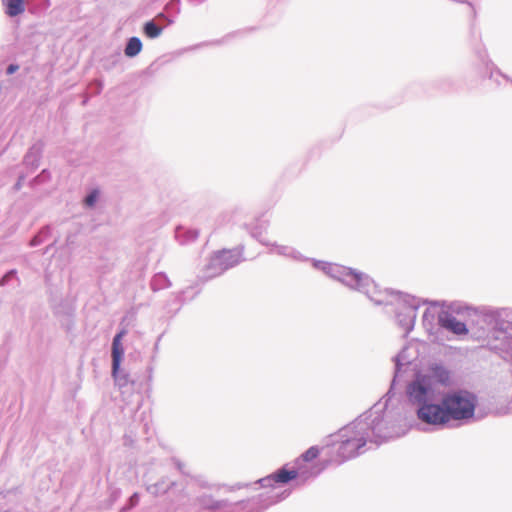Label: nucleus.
I'll return each instance as SVG.
<instances>
[{
  "label": "nucleus",
  "mask_w": 512,
  "mask_h": 512,
  "mask_svg": "<svg viewBox=\"0 0 512 512\" xmlns=\"http://www.w3.org/2000/svg\"><path fill=\"white\" fill-rule=\"evenodd\" d=\"M429 380H435L437 383L447 386L450 384L451 372L444 365L440 363H434L429 367Z\"/></svg>",
  "instance_id": "obj_11"
},
{
  "label": "nucleus",
  "mask_w": 512,
  "mask_h": 512,
  "mask_svg": "<svg viewBox=\"0 0 512 512\" xmlns=\"http://www.w3.org/2000/svg\"><path fill=\"white\" fill-rule=\"evenodd\" d=\"M266 230H267V224H265L263 222L261 224H256V225L252 226L250 228L249 233L253 238L257 239L261 244H263L265 246H269L270 241H268L265 237Z\"/></svg>",
  "instance_id": "obj_19"
},
{
  "label": "nucleus",
  "mask_w": 512,
  "mask_h": 512,
  "mask_svg": "<svg viewBox=\"0 0 512 512\" xmlns=\"http://www.w3.org/2000/svg\"><path fill=\"white\" fill-rule=\"evenodd\" d=\"M495 76H501V77H505L500 71L498 68L494 67L493 66V69L490 71V75H489V78L492 79L494 78Z\"/></svg>",
  "instance_id": "obj_32"
},
{
  "label": "nucleus",
  "mask_w": 512,
  "mask_h": 512,
  "mask_svg": "<svg viewBox=\"0 0 512 512\" xmlns=\"http://www.w3.org/2000/svg\"><path fill=\"white\" fill-rule=\"evenodd\" d=\"M142 50V42L140 38L133 36L128 39L124 48V53L127 57L133 58L137 56Z\"/></svg>",
  "instance_id": "obj_18"
},
{
  "label": "nucleus",
  "mask_w": 512,
  "mask_h": 512,
  "mask_svg": "<svg viewBox=\"0 0 512 512\" xmlns=\"http://www.w3.org/2000/svg\"><path fill=\"white\" fill-rule=\"evenodd\" d=\"M438 314L439 312L436 311L435 307L427 308L424 311L422 325L430 335L438 334L440 332Z\"/></svg>",
  "instance_id": "obj_12"
},
{
  "label": "nucleus",
  "mask_w": 512,
  "mask_h": 512,
  "mask_svg": "<svg viewBox=\"0 0 512 512\" xmlns=\"http://www.w3.org/2000/svg\"><path fill=\"white\" fill-rule=\"evenodd\" d=\"M199 236V231L194 228H187L178 226L175 229V239L180 245H188L196 241Z\"/></svg>",
  "instance_id": "obj_13"
},
{
  "label": "nucleus",
  "mask_w": 512,
  "mask_h": 512,
  "mask_svg": "<svg viewBox=\"0 0 512 512\" xmlns=\"http://www.w3.org/2000/svg\"><path fill=\"white\" fill-rule=\"evenodd\" d=\"M50 227L49 226H45L43 227L39 233L37 235H35L31 241H30V246L32 247H36L38 245H40L49 235H50Z\"/></svg>",
  "instance_id": "obj_21"
},
{
  "label": "nucleus",
  "mask_w": 512,
  "mask_h": 512,
  "mask_svg": "<svg viewBox=\"0 0 512 512\" xmlns=\"http://www.w3.org/2000/svg\"><path fill=\"white\" fill-rule=\"evenodd\" d=\"M25 177L23 175L19 176L17 182L14 185L15 190H20L23 184Z\"/></svg>",
  "instance_id": "obj_33"
},
{
  "label": "nucleus",
  "mask_w": 512,
  "mask_h": 512,
  "mask_svg": "<svg viewBox=\"0 0 512 512\" xmlns=\"http://www.w3.org/2000/svg\"><path fill=\"white\" fill-rule=\"evenodd\" d=\"M268 247L271 248V253H276L280 256L288 257L295 261L305 262L309 260L308 257H305L298 250L288 245H279L276 242H270Z\"/></svg>",
  "instance_id": "obj_9"
},
{
  "label": "nucleus",
  "mask_w": 512,
  "mask_h": 512,
  "mask_svg": "<svg viewBox=\"0 0 512 512\" xmlns=\"http://www.w3.org/2000/svg\"><path fill=\"white\" fill-rule=\"evenodd\" d=\"M477 396L467 390L447 393L439 404L440 416H475Z\"/></svg>",
  "instance_id": "obj_3"
},
{
  "label": "nucleus",
  "mask_w": 512,
  "mask_h": 512,
  "mask_svg": "<svg viewBox=\"0 0 512 512\" xmlns=\"http://www.w3.org/2000/svg\"><path fill=\"white\" fill-rule=\"evenodd\" d=\"M50 178H51V174H50L49 170L44 169L41 171V173L39 175H37L36 177H34L31 180L30 185L36 186L38 184L45 183L48 180H50Z\"/></svg>",
  "instance_id": "obj_25"
},
{
  "label": "nucleus",
  "mask_w": 512,
  "mask_h": 512,
  "mask_svg": "<svg viewBox=\"0 0 512 512\" xmlns=\"http://www.w3.org/2000/svg\"><path fill=\"white\" fill-rule=\"evenodd\" d=\"M425 425L444 426L451 418H421Z\"/></svg>",
  "instance_id": "obj_26"
},
{
  "label": "nucleus",
  "mask_w": 512,
  "mask_h": 512,
  "mask_svg": "<svg viewBox=\"0 0 512 512\" xmlns=\"http://www.w3.org/2000/svg\"><path fill=\"white\" fill-rule=\"evenodd\" d=\"M19 69V65L18 64H9L6 68V74L7 75H12L14 74L15 72H17Z\"/></svg>",
  "instance_id": "obj_31"
},
{
  "label": "nucleus",
  "mask_w": 512,
  "mask_h": 512,
  "mask_svg": "<svg viewBox=\"0 0 512 512\" xmlns=\"http://www.w3.org/2000/svg\"><path fill=\"white\" fill-rule=\"evenodd\" d=\"M438 324L440 330H447L455 335H465L468 329L464 322L457 320L452 314L447 311H440L438 314Z\"/></svg>",
  "instance_id": "obj_8"
},
{
  "label": "nucleus",
  "mask_w": 512,
  "mask_h": 512,
  "mask_svg": "<svg viewBox=\"0 0 512 512\" xmlns=\"http://www.w3.org/2000/svg\"><path fill=\"white\" fill-rule=\"evenodd\" d=\"M298 476V472L296 470H287L285 468H281L268 476L265 480L272 481L274 483L285 484L291 480L296 479Z\"/></svg>",
  "instance_id": "obj_15"
},
{
  "label": "nucleus",
  "mask_w": 512,
  "mask_h": 512,
  "mask_svg": "<svg viewBox=\"0 0 512 512\" xmlns=\"http://www.w3.org/2000/svg\"><path fill=\"white\" fill-rule=\"evenodd\" d=\"M314 268L323 271L327 276L341 282L350 289L356 290L376 305L394 306L397 324L407 336L414 328L417 310L421 305L419 299L399 291L380 290L374 280L367 274L336 263L310 259Z\"/></svg>",
  "instance_id": "obj_1"
},
{
  "label": "nucleus",
  "mask_w": 512,
  "mask_h": 512,
  "mask_svg": "<svg viewBox=\"0 0 512 512\" xmlns=\"http://www.w3.org/2000/svg\"><path fill=\"white\" fill-rule=\"evenodd\" d=\"M485 317L493 324L495 339L500 340V345H495L494 348L512 357V310H491Z\"/></svg>",
  "instance_id": "obj_4"
},
{
  "label": "nucleus",
  "mask_w": 512,
  "mask_h": 512,
  "mask_svg": "<svg viewBox=\"0 0 512 512\" xmlns=\"http://www.w3.org/2000/svg\"><path fill=\"white\" fill-rule=\"evenodd\" d=\"M407 348H403L395 357V371H394V377L391 382V387L389 391L386 393L384 399H381L379 402H377L370 410L369 414L368 412H365L361 416H384L385 411L388 408V401L393 396V387L396 383V380L401 372L402 366L410 364V360L406 356Z\"/></svg>",
  "instance_id": "obj_6"
},
{
  "label": "nucleus",
  "mask_w": 512,
  "mask_h": 512,
  "mask_svg": "<svg viewBox=\"0 0 512 512\" xmlns=\"http://www.w3.org/2000/svg\"><path fill=\"white\" fill-rule=\"evenodd\" d=\"M406 394L409 403L416 407V416H440L441 408L435 403V391L427 375L416 374L408 384Z\"/></svg>",
  "instance_id": "obj_2"
},
{
  "label": "nucleus",
  "mask_w": 512,
  "mask_h": 512,
  "mask_svg": "<svg viewBox=\"0 0 512 512\" xmlns=\"http://www.w3.org/2000/svg\"><path fill=\"white\" fill-rule=\"evenodd\" d=\"M120 59H121V54L119 52H116L110 58L107 59V61H110V63L104 64L105 69H107V70L111 69L119 62Z\"/></svg>",
  "instance_id": "obj_28"
},
{
  "label": "nucleus",
  "mask_w": 512,
  "mask_h": 512,
  "mask_svg": "<svg viewBox=\"0 0 512 512\" xmlns=\"http://www.w3.org/2000/svg\"><path fill=\"white\" fill-rule=\"evenodd\" d=\"M319 449L315 446L310 447L303 455L302 458L306 462H310L319 456Z\"/></svg>",
  "instance_id": "obj_27"
},
{
  "label": "nucleus",
  "mask_w": 512,
  "mask_h": 512,
  "mask_svg": "<svg viewBox=\"0 0 512 512\" xmlns=\"http://www.w3.org/2000/svg\"><path fill=\"white\" fill-rule=\"evenodd\" d=\"M163 32V28L159 26L155 20H149L143 25V33L150 39L158 38Z\"/></svg>",
  "instance_id": "obj_20"
},
{
  "label": "nucleus",
  "mask_w": 512,
  "mask_h": 512,
  "mask_svg": "<svg viewBox=\"0 0 512 512\" xmlns=\"http://www.w3.org/2000/svg\"><path fill=\"white\" fill-rule=\"evenodd\" d=\"M100 196L99 189L95 188L92 189L84 198L83 203L84 206L87 208H93L95 204L97 203Z\"/></svg>",
  "instance_id": "obj_22"
},
{
  "label": "nucleus",
  "mask_w": 512,
  "mask_h": 512,
  "mask_svg": "<svg viewBox=\"0 0 512 512\" xmlns=\"http://www.w3.org/2000/svg\"><path fill=\"white\" fill-rule=\"evenodd\" d=\"M505 413L512 414V401L508 404Z\"/></svg>",
  "instance_id": "obj_35"
},
{
  "label": "nucleus",
  "mask_w": 512,
  "mask_h": 512,
  "mask_svg": "<svg viewBox=\"0 0 512 512\" xmlns=\"http://www.w3.org/2000/svg\"><path fill=\"white\" fill-rule=\"evenodd\" d=\"M150 286L151 289L156 292L170 287L171 282L164 272H159L152 277Z\"/></svg>",
  "instance_id": "obj_17"
},
{
  "label": "nucleus",
  "mask_w": 512,
  "mask_h": 512,
  "mask_svg": "<svg viewBox=\"0 0 512 512\" xmlns=\"http://www.w3.org/2000/svg\"><path fill=\"white\" fill-rule=\"evenodd\" d=\"M2 4L9 17H16L25 11L24 0H2Z\"/></svg>",
  "instance_id": "obj_16"
},
{
  "label": "nucleus",
  "mask_w": 512,
  "mask_h": 512,
  "mask_svg": "<svg viewBox=\"0 0 512 512\" xmlns=\"http://www.w3.org/2000/svg\"><path fill=\"white\" fill-rule=\"evenodd\" d=\"M188 1L194 5H200V4L204 3L206 0H188Z\"/></svg>",
  "instance_id": "obj_34"
},
{
  "label": "nucleus",
  "mask_w": 512,
  "mask_h": 512,
  "mask_svg": "<svg viewBox=\"0 0 512 512\" xmlns=\"http://www.w3.org/2000/svg\"><path fill=\"white\" fill-rule=\"evenodd\" d=\"M364 445L363 439H349L341 444L339 452L343 457L349 458L357 454V451Z\"/></svg>",
  "instance_id": "obj_14"
},
{
  "label": "nucleus",
  "mask_w": 512,
  "mask_h": 512,
  "mask_svg": "<svg viewBox=\"0 0 512 512\" xmlns=\"http://www.w3.org/2000/svg\"><path fill=\"white\" fill-rule=\"evenodd\" d=\"M17 282L19 283V278L17 276V270L11 269L8 272H6L0 279V286L4 287L9 285L11 282Z\"/></svg>",
  "instance_id": "obj_23"
},
{
  "label": "nucleus",
  "mask_w": 512,
  "mask_h": 512,
  "mask_svg": "<svg viewBox=\"0 0 512 512\" xmlns=\"http://www.w3.org/2000/svg\"><path fill=\"white\" fill-rule=\"evenodd\" d=\"M164 9L168 14L177 16L181 11V0H170Z\"/></svg>",
  "instance_id": "obj_24"
},
{
  "label": "nucleus",
  "mask_w": 512,
  "mask_h": 512,
  "mask_svg": "<svg viewBox=\"0 0 512 512\" xmlns=\"http://www.w3.org/2000/svg\"><path fill=\"white\" fill-rule=\"evenodd\" d=\"M43 148L44 143L42 141L34 143L25 154L23 164L28 168L36 169L39 166Z\"/></svg>",
  "instance_id": "obj_10"
},
{
  "label": "nucleus",
  "mask_w": 512,
  "mask_h": 512,
  "mask_svg": "<svg viewBox=\"0 0 512 512\" xmlns=\"http://www.w3.org/2000/svg\"><path fill=\"white\" fill-rule=\"evenodd\" d=\"M242 261V251L222 250L215 252L205 265L202 278L207 281L222 275Z\"/></svg>",
  "instance_id": "obj_5"
},
{
  "label": "nucleus",
  "mask_w": 512,
  "mask_h": 512,
  "mask_svg": "<svg viewBox=\"0 0 512 512\" xmlns=\"http://www.w3.org/2000/svg\"><path fill=\"white\" fill-rule=\"evenodd\" d=\"M125 333V330H121L114 336L111 351L112 376L114 378L115 383L120 387L126 386L129 382L133 383V381L130 380L129 375L125 373L120 367L124 356V348L121 344V340Z\"/></svg>",
  "instance_id": "obj_7"
},
{
  "label": "nucleus",
  "mask_w": 512,
  "mask_h": 512,
  "mask_svg": "<svg viewBox=\"0 0 512 512\" xmlns=\"http://www.w3.org/2000/svg\"><path fill=\"white\" fill-rule=\"evenodd\" d=\"M90 89L92 90V93L99 94L103 89V83L99 79H95L90 84Z\"/></svg>",
  "instance_id": "obj_29"
},
{
  "label": "nucleus",
  "mask_w": 512,
  "mask_h": 512,
  "mask_svg": "<svg viewBox=\"0 0 512 512\" xmlns=\"http://www.w3.org/2000/svg\"><path fill=\"white\" fill-rule=\"evenodd\" d=\"M477 53L479 55V58L484 62L485 58H486V55L482 54L480 50H477Z\"/></svg>",
  "instance_id": "obj_36"
},
{
  "label": "nucleus",
  "mask_w": 512,
  "mask_h": 512,
  "mask_svg": "<svg viewBox=\"0 0 512 512\" xmlns=\"http://www.w3.org/2000/svg\"><path fill=\"white\" fill-rule=\"evenodd\" d=\"M174 18L175 16H173L172 14H166L164 12H161L159 13L157 16H156V19L158 20H164L167 22L168 25H171L174 23Z\"/></svg>",
  "instance_id": "obj_30"
}]
</instances>
